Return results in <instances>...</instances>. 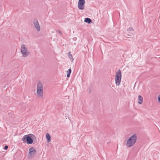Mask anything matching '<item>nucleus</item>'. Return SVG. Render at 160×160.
Masks as SVG:
<instances>
[{
  "mask_svg": "<svg viewBox=\"0 0 160 160\" xmlns=\"http://www.w3.org/2000/svg\"><path fill=\"white\" fill-rule=\"evenodd\" d=\"M36 138L35 135L32 134L26 135L22 138V140L28 144H31L33 143L34 141L36 140Z\"/></svg>",
  "mask_w": 160,
  "mask_h": 160,
  "instance_id": "f257e3e1",
  "label": "nucleus"
},
{
  "mask_svg": "<svg viewBox=\"0 0 160 160\" xmlns=\"http://www.w3.org/2000/svg\"><path fill=\"white\" fill-rule=\"evenodd\" d=\"M137 135L134 134L130 137L128 140L126 145L128 147H131L136 142L137 140Z\"/></svg>",
  "mask_w": 160,
  "mask_h": 160,
  "instance_id": "f03ea898",
  "label": "nucleus"
},
{
  "mask_svg": "<svg viewBox=\"0 0 160 160\" xmlns=\"http://www.w3.org/2000/svg\"><path fill=\"white\" fill-rule=\"evenodd\" d=\"M122 79V72L120 69H118L115 74V78L116 84L119 86L120 84Z\"/></svg>",
  "mask_w": 160,
  "mask_h": 160,
  "instance_id": "7ed1b4c3",
  "label": "nucleus"
},
{
  "mask_svg": "<svg viewBox=\"0 0 160 160\" xmlns=\"http://www.w3.org/2000/svg\"><path fill=\"white\" fill-rule=\"evenodd\" d=\"M29 150L28 157L29 158L34 157L36 153V149L34 147H31L29 149Z\"/></svg>",
  "mask_w": 160,
  "mask_h": 160,
  "instance_id": "20e7f679",
  "label": "nucleus"
},
{
  "mask_svg": "<svg viewBox=\"0 0 160 160\" xmlns=\"http://www.w3.org/2000/svg\"><path fill=\"white\" fill-rule=\"evenodd\" d=\"M21 51L23 56L24 57H26L29 54L27 52V48L24 44H22L21 45Z\"/></svg>",
  "mask_w": 160,
  "mask_h": 160,
  "instance_id": "39448f33",
  "label": "nucleus"
},
{
  "mask_svg": "<svg viewBox=\"0 0 160 160\" xmlns=\"http://www.w3.org/2000/svg\"><path fill=\"white\" fill-rule=\"evenodd\" d=\"M85 0H79L78 3V8L80 10H83L84 9Z\"/></svg>",
  "mask_w": 160,
  "mask_h": 160,
  "instance_id": "423d86ee",
  "label": "nucleus"
},
{
  "mask_svg": "<svg viewBox=\"0 0 160 160\" xmlns=\"http://www.w3.org/2000/svg\"><path fill=\"white\" fill-rule=\"evenodd\" d=\"M34 24L36 29L38 31L40 30V28L39 24L38 21L37 19H35L33 22Z\"/></svg>",
  "mask_w": 160,
  "mask_h": 160,
  "instance_id": "0eeeda50",
  "label": "nucleus"
},
{
  "mask_svg": "<svg viewBox=\"0 0 160 160\" xmlns=\"http://www.w3.org/2000/svg\"><path fill=\"white\" fill-rule=\"evenodd\" d=\"M43 89H37V93L38 97L40 98L42 97L43 96Z\"/></svg>",
  "mask_w": 160,
  "mask_h": 160,
  "instance_id": "6e6552de",
  "label": "nucleus"
},
{
  "mask_svg": "<svg viewBox=\"0 0 160 160\" xmlns=\"http://www.w3.org/2000/svg\"><path fill=\"white\" fill-rule=\"evenodd\" d=\"M38 88V89H43L42 85L40 81L38 82L37 84V89Z\"/></svg>",
  "mask_w": 160,
  "mask_h": 160,
  "instance_id": "1a4fd4ad",
  "label": "nucleus"
},
{
  "mask_svg": "<svg viewBox=\"0 0 160 160\" xmlns=\"http://www.w3.org/2000/svg\"><path fill=\"white\" fill-rule=\"evenodd\" d=\"M138 103L139 104H141L143 102V98L141 95L138 96Z\"/></svg>",
  "mask_w": 160,
  "mask_h": 160,
  "instance_id": "9d476101",
  "label": "nucleus"
},
{
  "mask_svg": "<svg viewBox=\"0 0 160 160\" xmlns=\"http://www.w3.org/2000/svg\"><path fill=\"white\" fill-rule=\"evenodd\" d=\"M84 22L88 24H90L92 22V20L89 18H85Z\"/></svg>",
  "mask_w": 160,
  "mask_h": 160,
  "instance_id": "9b49d317",
  "label": "nucleus"
},
{
  "mask_svg": "<svg viewBox=\"0 0 160 160\" xmlns=\"http://www.w3.org/2000/svg\"><path fill=\"white\" fill-rule=\"evenodd\" d=\"M127 31L129 33L133 34L134 33V31L133 28L132 27H129L127 29Z\"/></svg>",
  "mask_w": 160,
  "mask_h": 160,
  "instance_id": "f8f14e48",
  "label": "nucleus"
},
{
  "mask_svg": "<svg viewBox=\"0 0 160 160\" xmlns=\"http://www.w3.org/2000/svg\"><path fill=\"white\" fill-rule=\"evenodd\" d=\"M46 138L47 139V142L48 143L49 142L51 141V136L50 135L47 133L46 135Z\"/></svg>",
  "mask_w": 160,
  "mask_h": 160,
  "instance_id": "ddd939ff",
  "label": "nucleus"
},
{
  "mask_svg": "<svg viewBox=\"0 0 160 160\" xmlns=\"http://www.w3.org/2000/svg\"><path fill=\"white\" fill-rule=\"evenodd\" d=\"M72 70L71 69H68V71H67V76L68 78H69L70 76V75L71 73Z\"/></svg>",
  "mask_w": 160,
  "mask_h": 160,
  "instance_id": "4468645a",
  "label": "nucleus"
},
{
  "mask_svg": "<svg viewBox=\"0 0 160 160\" xmlns=\"http://www.w3.org/2000/svg\"><path fill=\"white\" fill-rule=\"evenodd\" d=\"M68 57L71 60V62H73L74 59L73 58L72 54H70V52H69V53H68Z\"/></svg>",
  "mask_w": 160,
  "mask_h": 160,
  "instance_id": "2eb2a0df",
  "label": "nucleus"
},
{
  "mask_svg": "<svg viewBox=\"0 0 160 160\" xmlns=\"http://www.w3.org/2000/svg\"><path fill=\"white\" fill-rule=\"evenodd\" d=\"M8 148V146L7 145H5L4 148V150H7Z\"/></svg>",
  "mask_w": 160,
  "mask_h": 160,
  "instance_id": "dca6fc26",
  "label": "nucleus"
},
{
  "mask_svg": "<svg viewBox=\"0 0 160 160\" xmlns=\"http://www.w3.org/2000/svg\"><path fill=\"white\" fill-rule=\"evenodd\" d=\"M158 102H160V95H158Z\"/></svg>",
  "mask_w": 160,
  "mask_h": 160,
  "instance_id": "f3484780",
  "label": "nucleus"
},
{
  "mask_svg": "<svg viewBox=\"0 0 160 160\" xmlns=\"http://www.w3.org/2000/svg\"><path fill=\"white\" fill-rule=\"evenodd\" d=\"M57 31L60 34L62 35V32L60 30H58Z\"/></svg>",
  "mask_w": 160,
  "mask_h": 160,
  "instance_id": "a211bd4d",
  "label": "nucleus"
}]
</instances>
